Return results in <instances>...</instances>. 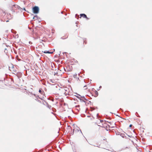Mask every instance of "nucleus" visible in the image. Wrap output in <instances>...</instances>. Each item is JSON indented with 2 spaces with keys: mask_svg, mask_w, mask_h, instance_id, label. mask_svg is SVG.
<instances>
[{
  "mask_svg": "<svg viewBox=\"0 0 152 152\" xmlns=\"http://www.w3.org/2000/svg\"><path fill=\"white\" fill-rule=\"evenodd\" d=\"M50 81L53 83H54V80H50Z\"/></svg>",
  "mask_w": 152,
  "mask_h": 152,
  "instance_id": "7",
  "label": "nucleus"
},
{
  "mask_svg": "<svg viewBox=\"0 0 152 152\" xmlns=\"http://www.w3.org/2000/svg\"><path fill=\"white\" fill-rule=\"evenodd\" d=\"M20 7L18 5L13 4L11 7V9L12 10H15L17 9H19Z\"/></svg>",
  "mask_w": 152,
  "mask_h": 152,
  "instance_id": "2",
  "label": "nucleus"
},
{
  "mask_svg": "<svg viewBox=\"0 0 152 152\" xmlns=\"http://www.w3.org/2000/svg\"><path fill=\"white\" fill-rule=\"evenodd\" d=\"M49 151V150L48 149L47 150V149H45L43 150L42 151Z\"/></svg>",
  "mask_w": 152,
  "mask_h": 152,
  "instance_id": "8",
  "label": "nucleus"
},
{
  "mask_svg": "<svg viewBox=\"0 0 152 152\" xmlns=\"http://www.w3.org/2000/svg\"><path fill=\"white\" fill-rule=\"evenodd\" d=\"M35 17H36V16H34V17H33V19H34L35 18Z\"/></svg>",
  "mask_w": 152,
  "mask_h": 152,
  "instance_id": "14",
  "label": "nucleus"
},
{
  "mask_svg": "<svg viewBox=\"0 0 152 152\" xmlns=\"http://www.w3.org/2000/svg\"><path fill=\"white\" fill-rule=\"evenodd\" d=\"M79 96H76L77 97V98L78 99H80V100H82L81 98L83 97L81 96L80 95H79Z\"/></svg>",
  "mask_w": 152,
  "mask_h": 152,
  "instance_id": "5",
  "label": "nucleus"
},
{
  "mask_svg": "<svg viewBox=\"0 0 152 152\" xmlns=\"http://www.w3.org/2000/svg\"><path fill=\"white\" fill-rule=\"evenodd\" d=\"M77 130H78V131H79V130H78L77 129Z\"/></svg>",
  "mask_w": 152,
  "mask_h": 152,
  "instance_id": "26",
  "label": "nucleus"
},
{
  "mask_svg": "<svg viewBox=\"0 0 152 152\" xmlns=\"http://www.w3.org/2000/svg\"><path fill=\"white\" fill-rule=\"evenodd\" d=\"M44 53H53V52H50L49 51H45L44 52H43Z\"/></svg>",
  "mask_w": 152,
  "mask_h": 152,
  "instance_id": "4",
  "label": "nucleus"
},
{
  "mask_svg": "<svg viewBox=\"0 0 152 152\" xmlns=\"http://www.w3.org/2000/svg\"><path fill=\"white\" fill-rule=\"evenodd\" d=\"M80 132H81V130H80Z\"/></svg>",
  "mask_w": 152,
  "mask_h": 152,
  "instance_id": "25",
  "label": "nucleus"
},
{
  "mask_svg": "<svg viewBox=\"0 0 152 152\" xmlns=\"http://www.w3.org/2000/svg\"><path fill=\"white\" fill-rule=\"evenodd\" d=\"M39 92L42 94L44 93V91H42L41 89L39 90Z\"/></svg>",
  "mask_w": 152,
  "mask_h": 152,
  "instance_id": "6",
  "label": "nucleus"
},
{
  "mask_svg": "<svg viewBox=\"0 0 152 152\" xmlns=\"http://www.w3.org/2000/svg\"><path fill=\"white\" fill-rule=\"evenodd\" d=\"M86 86H84V88L86 87Z\"/></svg>",
  "mask_w": 152,
  "mask_h": 152,
  "instance_id": "18",
  "label": "nucleus"
},
{
  "mask_svg": "<svg viewBox=\"0 0 152 152\" xmlns=\"http://www.w3.org/2000/svg\"><path fill=\"white\" fill-rule=\"evenodd\" d=\"M39 99H41V98H40V97H39Z\"/></svg>",
  "mask_w": 152,
  "mask_h": 152,
  "instance_id": "23",
  "label": "nucleus"
},
{
  "mask_svg": "<svg viewBox=\"0 0 152 152\" xmlns=\"http://www.w3.org/2000/svg\"><path fill=\"white\" fill-rule=\"evenodd\" d=\"M77 74L74 75H73V77L74 78H76L77 77Z\"/></svg>",
  "mask_w": 152,
  "mask_h": 152,
  "instance_id": "9",
  "label": "nucleus"
},
{
  "mask_svg": "<svg viewBox=\"0 0 152 152\" xmlns=\"http://www.w3.org/2000/svg\"><path fill=\"white\" fill-rule=\"evenodd\" d=\"M33 12L35 14H37L39 12V8L38 7L35 6L33 8Z\"/></svg>",
  "mask_w": 152,
  "mask_h": 152,
  "instance_id": "1",
  "label": "nucleus"
},
{
  "mask_svg": "<svg viewBox=\"0 0 152 152\" xmlns=\"http://www.w3.org/2000/svg\"><path fill=\"white\" fill-rule=\"evenodd\" d=\"M79 105H77V106H76V107H79Z\"/></svg>",
  "mask_w": 152,
  "mask_h": 152,
  "instance_id": "19",
  "label": "nucleus"
},
{
  "mask_svg": "<svg viewBox=\"0 0 152 152\" xmlns=\"http://www.w3.org/2000/svg\"><path fill=\"white\" fill-rule=\"evenodd\" d=\"M87 88L86 87H85V90H86V89H87Z\"/></svg>",
  "mask_w": 152,
  "mask_h": 152,
  "instance_id": "16",
  "label": "nucleus"
},
{
  "mask_svg": "<svg viewBox=\"0 0 152 152\" xmlns=\"http://www.w3.org/2000/svg\"><path fill=\"white\" fill-rule=\"evenodd\" d=\"M103 121V120H100V122H102Z\"/></svg>",
  "mask_w": 152,
  "mask_h": 152,
  "instance_id": "15",
  "label": "nucleus"
},
{
  "mask_svg": "<svg viewBox=\"0 0 152 152\" xmlns=\"http://www.w3.org/2000/svg\"><path fill=\"white\" fill-rule=\"evenodd\" d=\"M12 65V67H13V68H14V66H13V65Z\"/></svg>",
  "mask_w": 152,
  "mask_h": 152,
  "instance_id": "22",
  "label": "nucleus"
},
{
  "mask_svg": "<svg viewBox=\"0 0 152 152\" xmlns=\"http://www.w3.org/2000/svg\"><path fill=\"white\" fill-rule=\"evenodd\" d=\"M7 51V49H5V50H4V52H5L6 53Z\"/></svg>",
  "mask_w": 152,
  "mask_h": 152,
  "instance_id": "10",
  "label": "nucleus"
},
{
  "mask_svg": "<svg viewBox=\"0 0 152 152\" xmlns=\"http://www.w3.org/2000/svg\"><path fill=\"white\" fill-rule=\"evenodd\" d=\"M132 124H130V125H129V127H131L132 126Z\"/></svg>",
  "mask_w": 152,
  "mask_h": 152,
  "instance_id": "12",
  "label": "nucleus"
},
{
  "mask_svg": "<svg viewBox=\"0 0 152 152\" xmlns=\"http://www.w3.org/2000/svg\"><path fill=\"white\" fill-rule=\"evenodd\" d=\"M80 18L81 17H83L84 18H86L87 19H88V18L87 17V16L86 15L84 14H80Z\"/></svg>",
  "mask_w": 152,
  "mask_h": 152,
  "instance_id": "3",
  "label": "nucleus"
},
{
  "mask_svg": "<svg viewBox=\"0 0 152 152\" xmlns=\"http://www.w3.org/2000/svg\"><path fill=\"white\" fill-rule=\"evenodd\" d=\"M96 94H98V92L97 91H96Z\"/></svg>",
  "mask_w": 152,
  "mask_h": 152,
  "instance_id": "17",
  "label": "nucleus"
},
{
  "mask_svg": "<svg viewBox=\"0 0 152 152\" xmlns=\"http://www.w3.org/2000/svg\"><path fill=\"white\" fill-rule=\"evenodd\" d=\"M29 43L30 44H32V42H29Z\"/></svg>",
  "mask_w": 152,
  "mask_h": 152,
  "instance_id": "11",
  "label": "nucleus"
},
{
  "mask_svg": "<svg viewBox=\"0 0 152 152\" xmlns=\"http://www.w3.org/2000/svg\"><path fill=\"white\" fill-rule=\"evenodd\" d=\"M83 97L84 98V99L85 100H87L86 99L84 98V96Z\"/></svg>",
  "mask_w": 152,
  "mask_h": 152,
  "instance_id": "13",
  "label": "nucleus"
},
{
  "mask_svg": "<svg viewBox=\"0 0 152 152\" xmlns=\"http://www.w3.org/2000/svg\"><path fill=\"white\" fill-rule=\"evenodd\" d=\"M24 10H25V8H24Z\"/></svg>",
  "mask_w": 152,
  "mask_h": 152,
  "instance_id": "24",
  "label": "nucleus"
},
{
  "mask_svg": "<svg viewBox=\"0 0 152 152\" xmlns=\"http://www.w3.org/2000/svg\"><path fill=\"white\" fill-rule=\"evenodd\" d=\"M101 87H102V86H100L99 87V88H101Z\"/></svg>",
  "mask_w": 152,
  "mask_h": 152,
  "instance_id": "20",
  "label": "nucleus"
},
{
  "mask_svg": "<svg viewBox=\"0 0 152 152\" xmlns=\"http://www.w3.org/2000/svg\"><path fill=\"white\" fill-rule=\"evenodd\" d=\"M9 20H7V21H6V22H9Z\"/></svg>",
  "mask_w": 152,
  "mask_h": 152,
  "instance_id": "21",
  "label": "nucleus"
}]
</instances>
